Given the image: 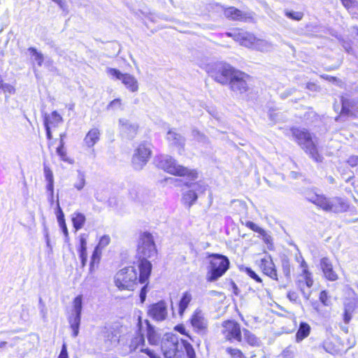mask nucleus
<instances>
[{
    "mask_svg": "<svg viewBox=\"0 0 358 358\" xmlns=\"http://www.w3.org/2000/svg\"><path fill=\"white\" fill-rule=\"evenodd\" d=\"M137 252L141 259L138 266L140 272L138 280L143 284L148 280L152 271V264L148 259L157 255L156 245L151 234L144 232L140 236Z\"/></svg>",
    "mask_w": 358,
    "mask_h": 358,
    "instance_id": "1",
    "label": "nucleus"
},
{
    "mask_svg": "<svg viewBox=\"0 0 358 358\" xmlns=\"http://www.w3.org/2000/svg\"><path fill=\"white\" fill-rule=\"evenodd\" d=\"M293 139L310 157L316 162H321L316 145L310 133L305 128L292 127L290 129Z\"/></svg>",
    "mask_w": 358,
    "mask_h": 358,
    "instance_id": "2",
    "label": "nucleus"
},
{
    "mask_svg": "<svg viewBox=\"0 0 358 358\" xmlns=\"http://www.w3.org/2000/svg\"><path fill=\"white\" fill-rule=\"evenodd\" d=\"M158 166L166 172L174 176H187L191 180H195L198 178L196 170L189 169L178 164L175 159L169 155L161 156L159 159Z\"/></svg>",
    "mask_w": 358,
    "mask_h": 358,
    "instance_id": "3",
    "label": "nucleus"
},
{
    "mask_svg": "<svg viewBox=\"0 0 358 358\" xmlns=\"http://www.w3.org/2000/svg\"><path fill=\"white\" fill-rule=\"evenodd\" d=\"M209 265L207 267L206 280L208 282H215L222 277L229 267V260L224 255L210 254Z\"/></svg>",
    "mask_w": 358,
    "mask_h": 358,
    "instance_id": "4",
    "label": "nucleus"
},
{
    "mask_svg": "<svg viewBox=\"0 0 358 358\" xmlns=\"http://www.w3.org/2000/svg\"><path fill=\"white\" fill-rule=\"evenodd\" d=\"M206 71L216 82L227 85L237 71L230 64L224 62L209 64L206 66Z\"/></svg>",
    "mask_w": 358,
    "mask_h": 358,
    "instance_id": "5",
    "label": "nucleus"
},
{
    "mask_svg": "<svg viewBox=\"0 0 358 358\" xmlns=\"http://www.w3.org/2000/svg\"><path fill=\"white\" fill-rule=\"evenodd\" d=\"M138 280V274L134 266L124 268L115 276V284L121 291L133 290Z\"/></svg>",
    "mask_w": 358,
    "mask_h": 358,
    "instance_id": "6",
    "label": "nucleus"
},
{
    "mask_svg": "<svg viewBox=\"0 0 358 358\" xmlns=\"http://www.w3.org/2000/svg\"><path fill=\"white\" fill-rule=\"evenodd\" d=\"M183 340L176 335L167 336L162 344V350L165 358L181 357L182 355Z\"/></svg>",
    "mask_w": 358,
    "mask_h": 358,
    "instance_id": "7",
    "label": "nucleus"
},
{
    "mask_svg": "<svg viewBox=\"0 0 358 358\" xmlns=\"http://www.w3.org/2000/svg\"><path fill=\"white\" fill-rule=\"evenodd\" d=\"M107 73L113 78L121 80L122 83L131 92H136L138 90L137 79L129 73H122L120 71L113 68H108Z\"/></svg>",
    "mask_w": 358,
    "mask_h": 358,
    "instance_id": "8",
    "label": "nucleus"
},
{
    "mask_svg": "<svg viewBox=\"0 0 358 358\" xmlns=\"http://www.w3.org/2000/svg\"><path fill=\"white\" fill-rule=\"evenodd\" d=\"M151 155L150 145L143 143L139 145L132 157V165L136 170H141L147 164Z\"/></svg>",
    "mask_w": 358,
    "mask_h": 358,
    "instance_id": "9",
    "label": "nucleus"
},
{
    "mask_svg": "<svg viewBox=\"0 0 358 358\" xmlns=\"http://www.w3.org/2000/svg\"><path fill=\"white\" fill-rule=\"evenodd\" d=\"M222 334L226 340L242 341L240 324L234 320H225L222 324Z\"/></svg>",
    "mask_w": 358,
    "mask_h": 358,
    "instance_id": "10",
    "label": "nucleus"
},
{
    "mask_svg": "<svg viewBox=\"0 0 358 358\" xmlns=\"http://www.w3.org/2000/svg\"><path fill=\"white\" fill-rule=\"evenodd\" d=\"M191 324L196 333L205 336L208 331V321L199 308L194 310L190 318Z\"/></svg>",
    "mask_w": 358,
    "mask_h": 358,
    "instance_id": "11",
    "label": "nucleus"
},
{
    "mask_svg": "<svg viewBox=\"0 0 358 358\" xmlns=\"http://www.w3.org/2000/svg\"><path fill=\"white\" fill-rule=\"evenodd\" d=\"M248 80L249 76L237 70L228 84L232 91L242 94L248 90Z\"/></svg>",
    "mask_w": 358,
    "mask_h": 358,
    "instance_id": "12",
    "label": "nucleus"
},
{
    "mask_svg": "<svg viewBox=\"0 0 358 358\" xmlns=\"http://www.w3.org/2000/svg\"><path fill=\"white\" fill-rule=\"evenodd\" d=\"M148 315L156 322H162L168 316L167 304L162 300L153 303L148 307Z\"/></svg>",
    "mask_w": 358,
    "mask_h": 358,
    "instance_id": "13",
    "label": "nucleus"
},
{
    "mask_svg": "<svg viewBox=\"0 0 358 358\" xmlns=\"http://www.w3.org/2000/svg\"><path fill=\"white\" fill-rule=\"evenodd\" d=\"M206 189L207 185L203 182H199L194 184L192 189H189L183 194L182 199V203L188 208H190L198 199V194L196 191H198L199 193L203 194Z\"/></svg>",
    "mask_w": 358,
    "mask_h": 358,
    "instance_id": "14",
    "label": "nucleus"
},
{
    "mask_svg": "<svg viewBox=\"0 0 358 358\" xmlns=\"http://www.w3.org/2000/svg\"><path fill=\"white\" fill-rule=\"evenodd\" d=\"M227 34L232 37L234 41L238 42L240 45L253 49L256 41V37L254 34L241 31H236L232 33H227Z\"/></svg>",
    "mask_w": 358,
    "mask_h": 358,
    "instance_id": "15",
    "label": "nucleus"
},
{
    "mask_svg": "<svg viewBox=\"0 0 358 358\" xmlns=\"http://www.w3.org/2000/svg\"><path fill=\"white\" fill-rule=\"evenodd\" d=\"M119 125L120 133L124 137L127 138H134L138 128L136 123H132L124 118H120L119 120Z\"/></svg>",
    "mask_w": 358,
    "mask_h": 358,
    "instance_id": "16",
    "label": "nucleus"
},
{
    "mask_svg": "<svg viewBox=\"0 0 358 358\" xmlns=\"http://www.w3.org/2000/svg\"><path fill=\"white\" fill-rule=\"evenodd\" d=\"M224 16L232 20L248 21L252 18L250 13L243 12L235 7H229L224 10Z\"/></svg>",
    "mask_w": 358,
    "mask_h": 358,
    "instance_id": "17",
    "label": "nucleus"
},
{
    "mask_svg": "<svg viewBox=\"0 0 358 358\" xmlns=\"http://www.w3.org/2000/svg\"><path fill=\"white\" fill-rule=\"evenodd\" d=\"M306 199L310 202L322 208L323 210L329 212L330 199L325 197L324 195H320L312 192L307 193Z\"/></svg>",
    "mask_w": 358,
    "mask_h": 358,
    "instance_id": "18",
    "label": "nucleus"
},
{
    "mask_svg": "<svg viewBox=\"0 0 358 358\" xmlns=\"http://www.w3.org/2000/svg\"><path fill=\"white\" fill-rule=\"evenodd\" d=\"M320 267L323 271L324 277L331 281H335L338 279V275L333 269V265L330 259L327 257H323L320 260Z\"/></svg>",
    "mask_w": 358,
    "mask_h": 358,
    "instance_id": "19",
    "label": "nucleus"
},
{
    "mask_svg": "<svg viewBox=\"0 0 358 358\" xmlns=\"http://www.w3.org/2000/svg\"><path fill=\"white\" fill-rule=\"evenodd\" d=\"M349 208L348 203L341 197L330 199L329 212L341 213L346 212Z\"/></svg>",
    "mask_w": 358,
    "mask_h": 358,
    "instance_id": "20",
    "label": "nucleus"
},
{
    "mask_svg": "<svg viewBox=\"0 0 358 358\" xmlns=\"http://www.w3.org/2000/svg\"><path fill=\"white\" fill-rule=\"evenodd\" d=\"M100 131L97 128L90 129L86 134L84 142L89 147H93L100 139Z\"/></svg>",
    "mask_w": 358,
    "mask_h": 358,
    "instance_id": "21",
    "label": "nucleus"
},
{
    "mask_svg": "<svg viewBox=\"0 0 358 358\" xmlns=\"http://www.w3.org/2000/svg\"><path fill=\"white\" fill-rule=\"evenodd\" d=\"M167 140L173 145L183 148L185 139L180 134L173 130H169L166 134Z\"/></svg>",
    "mask_w": 358,
    "mask_h": 358,
    "instance_id": "22",
    "label": "nucleus"
},
{
    "mask_svg": "<svg viewBox=\"0 0 358 358\" xmlns=\"http://www.w3.org/2000/svg\"><path fill=\"white\" fill-rule=\"evenodd\" d=\"M264 273L274 280H278L277 271L272 260L262 259L261 264Z\"/></svg>",
    "mask_w": 358,
    "mask_h": 358,
    "instance_id": "23",
    "label": "nucleus"
},
{
    "mask_svg": "<svg viewBox=\"0 0 358 358\" xmlns=\"http://www.w3.org/2000/svg\"><path fill=\"white\" fill-rule=\"evenodd\" d=\"M310 332V327L306 322H301L299 324V329L296 334V341L300 343L304 338L308 337Z\"/></svg>",
    "mask_w": 358,
    "mask_h": 358,
    "instance_id": "24",
    "label": "nucleus"
},
{
    "mask_svg": "<svg viewBox=\"0 0 358 358\" xmlns=\"http://www.w3.org/2000/svg\"><path fill=\"white\" fill-rule=\"evenodd\" d=\"M253 49L260 52H269L273 49V44L266 40L256 38Z\"/></svg>",
    "mask_w": 358,
    "mask_h": 358,
    "instance_id": "25",
    "label": "nucleus"
},
{
    "mask_svg": "<svg viewBox=\"0 0 358 358\" xmlns=\"http://www.w3.org/2000/svg\"><path fill=\"white\" fill-rule=\"evenodd\" d=\"M48 122V126L50 127H57L59 124L63 122L62 117L57 112L53 111L51 114L48 115L47 113L44 115V123L45 121Z\"/></svg>",
    "mask_w": 358,
    "mask_h": 358,
    "instance_id": "26",
    "label": "nucleus"
},
{
    "mask_svg": "<svg viewBox=\"0 0 358 358\" xmlns=\"http://www.w3.org/2000/svg\"><path fill=\"white\" fill-rule=\"evenodd\" d=\"M68 320L70 324V327L73 331L72 336L73 337L78 336L79 334V327L81 321V315L71 314L69 317Z\"/></svg>",
    "mask_w": 358,
    "mask_h": 358,
    "instance_id": "27",
    "label": "nucleus"
},
{
    "mask_svg": "<svg viewBox=\"0 0 358 358\" xmlns=\"http://www.w3.org/2000/svg\"><path fill=\"white\" fill-rule=\"evenodd\" d=\"M192 299V296L190 292H185L183 293L180 301H179V309L178 313L180 315H182L188 307L189 303Z\"/></svg>",
    "mask_w": 358,
    "mask_h": 358,
    "instance_id": "28",
    "label": "nucleus"
},
{
    "mask_svg": "<svg viewBox=\"0 0 358 358\" xmlns=\"http://www.w3.org/2000/svg\"><path fill=\"white\" fill-rule=\"evenodd\" d=\"M243 338L245 342L251 346H259L260 341L259 339L252 332L246 329H243Z\"/></svg>",
    "mask_w": 358,
    "mask_h": 358,
    "instance_id": "29",
    "label": "nucleus"
},
{
    "mask_svg": "<svg viewBox=\"0 0 358 358\" xmlns=\"http://www.w3.org/2000/svg\"><path fill=\"white\" fill-rule=\"evenodd\" d=\"M71 220L73 227L76 230H79L83 227L86 218L84 214L79 212H76L72 215Z\"/></svg>",
    "mask_w": 358,
    "mask_h": 358,
    "instance_id": "30",
    "label": "nucleus"
},
{
    "mask_svg": "<svg viewBox=\"0 0 358 358\" xmlns=\"http://www.w3.org/2000/svg\"><path fill=\"white\" fill-rule=\"evenodd\" d=\"M145 345L144 336L142 334H137L134 336L129 344V349L131 352L136 351L137 349L140 350Z\"/></svg>",
    "mask_w": 358,
    "mask_h": 358,
    "instance_id": "31",
    "label": "nucleus"
},
{
    "mask_svg": "<svg viewBox=\"0 0 358 358\" xmlns=\"http://www.w3.org/2000/svg\"><path fill=\"white\" fill-rule=\"evenodd\" d=\"M145 322L147 325V338L148 342L150 345H157L158 343L159 339L155 333L154 327L150 324L148 320H145Z\"/></svg>",
    "mask_w": 358,
    "mask_h": 358,
    "instance_id": "32",
    "label": "nucleus"
},
{
    "mask_svg": "<svg viewBox=\"0 0 358 358\" xmlns=\"http://www.w3.org/2000/svg\"><path fill=\"white\" fill-rule=\"evenodd\" d=\"M355 309V302L350 301L344 305L343 320L348 324L352 318V315Z\"/></svg>",
    "mask_w": 358,
    "mask_h": 358,
    "instance_id": "33",
    "label": "nucleus"
},
{
    "mask_svg": "<svg viewBox=\"0 0 358 358\" xmlns=\"http://www.w3.org/2000/svg\"><path fill=\"white\" fill-rule=\"evenodd\" d=\"M87 238H88V234H81L79 236V246L78 248L79 257L87 255Z\"/></svg>",
    "mask_w": 358,
    "mask_h": 358,
    "instance_id": "34",
    "label": "nucleus"
},
{
    "mask_svg": "<svg viewBox=\"0 0 358 358\" xmlns=\"http://www.w3.org/2000/svg\"><path fill=\"white\" fill-rule=\"evenodd\" d=\"M101 255V250L95 247L92 255L91 257V261L90 264V273H92L94 271L95 265L99 263Z\"/></svg>",
    "mask_w": 358,
    "mask_h": 358,
    "instance_id": "35",
    "label": "nucleus"
},
{
    "mask_svg": "<svg viewBox=\"0 0 358 358\" xmlns=\"http://www.w3.org/2000/svg\"><path fill=\"white\" fill-rule=\"evenodd\" d=\"M28 51L30 52L31 58L36 62L38 66H41L44 61L43 55L41 52H38L35 48H29Z\"/></svg>",
    "mask_w": 358,
    "mask_h": 358,
    "instance_id": "36",
    "label": "nucleus"
},
{
    "mask_svg": "<svg viewBox=\"0 0 358 358\" xmlns=\"http://www.w3.org/2000/svg\"><path fill=\"white\" fill-rule=\"evenodd\" d=\"M83 310V296H77L73 301V313L71 314L81 315Z\"/></svg>",
    "mask_w": 358,
    "mask_h": 358,
    "instance_id": "37",
    "label": "nucleus"
},
{
    "mask_svg": "<svg viewBox=\"0 0 358 358\" xmlns=\"http://www.w3.org/2000/svg\"><path fill=\"white\" fill-rule=\"evenodd\" d=\"M245 226L248 228H249L250 229L252 230L253 231L258 233L259 234H260L261 236H262L264 238H265L267 240L268 236H267L266 231L264 229L259 227L257 224H256L253 222H251V221L246 222Z\"/></svg>",
    "mask_w": 358,
    "mask_h": 358,
    "instance_id": "38",
    "label": "nucleus"
},
{
    "mask_svg": "<svg viewBox=\"0 0 358 358\" xmlns=\"http://www.w3.org/2000/svg\"><path fill=\"white\" fill-rule=\"evenodd\" d=\"M85 185V176L83 172L78 171L77 181L74 184L75 188L81 190Z\"/></svg>",
    "mask_w": 358,
    "mask_h": 358,
    "instance_id": "39",
    "label": "nucleus"
},
{
    "mask_svg": "<svg viewBox=\"0 0 358 358\" xmlns=\"http://www.w3.org/2000/svg\"><path fill=\"white\" fill-rule=\"evenodd\" d=\"M296 353L295 347L289 345L282 350L281 356L283 358H294Z\"/></svg>",
    "mask_w": 358,
    "mask_h": 358,
    "instance_id": "40",
    "label": "nucleus"
},
{
    "mask_svg": "<svg viewBox=\"0 0 358 358\" xmlns=\"http://www.w3.org/2000/svg\"><path fill=\"white\" fill-rule=\"evenodd\" d=\"M192 135L195 140L198 142L203 143H208V138L202 133H201L199 130L194 129L192 131Z\"/></svg>",
    "mask_w": 358,
    "mask_h": 358,
    "instance_id": "41",
    "label": "nucleus"
},
{
    "mask_svg": "<svg viewBox=\"0 0 358 358\" xmlns=\"http://www.w3.org/2000/svg\"><path fill=\"white\" fill-rule=\"evenodd\" d=\"M183 344L184 346H182V351H185L188 358H195L196 355L192 345L185 340H183Z\"/></svg>",
    "mask_w": 358,
    "mask_h": 358,
    "instance_id": "42",
    "label": "nucleus"
},
{
    "mask_svg": "<svg viewBox=\"0 0 358 358\" xmlns=\"http://www.w3.org/2000/svg\"><path fill=\"white\" fill-rule=\"evenodd\" d=\"M104 341L106 343H109L110 344L117 343H118V338L117 336L113 334L112 331L106 330L104 332Z\"/></svg>",
    "mask_w": 358,
    "mask_h": 358,
    "instance_id": "43",
    "label": "nucleus"
},
{
    "mask_svg": "<svg viewBox=\"0 0 358 358\" xmlns=\"http://www.w3.org/2000/svg\"><path fill=\"white\" fill-rule=\"evenodd\" d=\"M301 277L305 282L306 286L310 289L313 285L311 273L308 270H305L304 273H302Z\"/></svg>",
    "mask_w": 358,
    "mask_h": 358,
    "instance_id": "44",
    "label": "nucleus"
},
{
    "mask_svg": "<svg viewBox=\"0 0 358 358\" xmlns=\"http://www.w3.org/2000/svg\"><path fill=\"white\" fill-rule=\"evenodd\" d=\"M297 287L300 289L303 297L308 300L311 294V292L310 290H306L305 287L306 284L303 280L301 278L298 280L297 282Z\"/></svg>",
    "mask_w": 358,
    "mask_h": 358,
    "instance_id": "45",
    "label": "nucleus"
},
{
    "mask_svg": "<svg viewBox=\"0 0 358 358\" xmlns=\"http://www.w3.org/2000/svg\"><path fill=\"white\" fill-rule=\"evenodd\" d=\"M226 351L229 355H230L231 358H245L244 355L239 349L227 348Z\"/></svg>",
    "mask_w": 358,
    "mask_h": 358,
    "instance_id": "46",
    "label": "nucleus"
},
{
    "mask_svg": "<svg viewBox=\"0 0 358 358\" xmlns=\"http://www.w3.org/2000/svg\"><path fill=\"white\" fill-rule=\"evenodd\" d=\"M110 238L109 236L104 235L101 237L99 242L98 245L96 246V248H97L100 250H102L103 248L106 247L110 243Z\"/></svg>",
    "mask_w": 358,
    "mask_h": 358,
    "instance_id": "47",
    "label": "nucleus"
},
{
    "mask_svg": "<svg viewBox=\"0 0 358 358\" xmlns=\"http://www.w3.org/2000/svg\"><path fill=\"white\" fill-rule=\"evenodd\" d=\"M286 15L295 20H301L303 16L301 12L289 11L286 13Z\"/></svg>",
    "mask_w": 358,
    "mask_h": 358,
    "instance_id": "48",
    "label": "nucleus"
},
{
    "mask_svg": "<svg viewBox=\"0 0 358 358\" xmlns=\"http://www.w3.org/2000/svg\"><path fill=\"white\" fill-rule=\"evenodd\" d=\"M44 175H45V180L48 182H54L52 172L50 170V169L45 164L44 165Z\"/></svg>",
    "mask_w": 358,
    "mask_h": 358,
    "instance_id": "49",
    "label": "nucleus"
},
{
    "mask_svg": "<svg viewBox=\"0 0 358 358\" xmlns=\"http://www.w3.org/2000/svg\"><path fill=\"white\" fill-rule=\"evenodd\" d=\"M323 348L327 352L330 353L331 355H334L337 352V350L334 348V346L330 342H324L323 343Z\"/></svg>",
    "mask_w": 358,
    "mask_h": 358,
    "instance_id": "50",
    "label": "nucleus"
},
{
    "mask_svg": "<svg viewBox=\"0 0 358 358\" xmlns=\"http://www.w3.org/2000/svg\"><path fill=\"white\" fill-rule=\"evenodd\" d=\"M57 154L59 156L60 159L62 161L68 162V157L66 156V152L64 148L58 147L57 148Z\"/></svg>",
    "mask_w": 358,
    "mask_h": 358,
    "instance_id": "51",
    "label": "nucleus"
},
{
    "mask_svg": "<svg viewBox=\"0 0 358 358\" xmlns=\"http://www.w3.org/2000/svg\"><path fill=\"white\" fill-rule=\"evenodd\" d=\"M57 221H58V223L59 225H62V224H65L64 215L59 205H58V210L57 212Z\"/></svg>",
    "mask_w": 358,
    "mask_h": 358,
    "instance_id": "52",
    "label": "nucleus"
},
{
    "mask_svg": "<svg viewBox=\"0 0 358 358\" xmlns=\"http://www.w3.org/2000/svg\"><path fill=\"white\" fill-rule=\"evenodd\" d=\"M320 301L324 305L328 306L329 303V297L326 291H322L320 294Z\"/></svg>",
    "mask_w": 358,
    "mask_h": 358,
    "instance_id": "53",
    "label": "nucleus"
},
{
    "mask_svg": "<svg viewBox=\"0 0 358 358\" xmlns=\"http://www.w3.org/2000/svg\"><path fill=\"white\" fill-rule=\"evenodd\" d=\"M282 271L287 278L289 277V275H290V264H289V262L284 261L282 262Z\"/></svg>",
    "mask_w": 358,
    "mask_h": 358,
    "instance_id": "54",
    "label": "nucleus"
},
{
    "mask_svg": "<svg viewBox=\"0 0 358 358\" xmlns=\"http://www.w3.org/2000/svg\"><path fill=\"white\" fill-rule=\"evenodd\" d=\"M2 92L5 93L8 92L9 94H13L15 92V89L12 85L7 83H4L3 87L1 89V93Z\"/></svg>",
    "mask_w": 358,
    "mask_h": 358,
    "instance_id": "55",
    "label": "nucleus"
},
{
    "mask_svg": "<svg viewBox=\"0 0 358 358\" xmlns=\"http://www.w3.org/2000/svg\"><path fill=\"white\" fill-rule=\"evenodd\" d=\"M246 272L250 277H251L252 278L255 280L257 282H262L261 278L251 268H247Z\"/></svg>",
    "mask_w": 358,
    "mask_h": 358,
    "instance_id": "56",
    "label": "nucleus"
},
{
    "mask_svg": "<svg viewBox=\"0 0 358 358\" xmlns=\"http://www.w3.org/2000/svg\"><path fill=\"white\" fill-rule=\"evenodd\" d=\"M348 164L351 166H356L358 164V156L357 155H352L350 156L348 161Z\"/></svg>",
    "mask_w": 358,
    "mask_h": 358,
    "instance_id": "57",
    "label": "nucleus"
},
{
    "mask_svg": "<svg viewBox=\"0 0 358 358\" xmlns=\"http://www.w3.org/2000/svg\"><path fill=\"white\" fill-rule=\"evenodd\" d=\"M121 99H115L110 102V103L108 106V108H120L121 106Z\"/></svg>",
    "mask_w": 358,
    "mask_h": 358,
    "instance_id": "58",
    "label": "nucleus"
},
{
    "mask_svg": "<svg viewBox=\"0 0 358 358\" xmlns=\"http://www.w3.org/2000/svg\"><path fill=\"white\" fill-rule=\"evenodd\" d=\"M147 294V285H144L140 292V299L141 302L143 303L145 301Z\"/></svg>",
    "mask_w": 358,
    "mask_h": 358,
    "instance_id": "59",
    "label": "nucleus"
},
{
    "mask_svg": "<svg viewBox=\"0 0 358 358\" xmlns=\"http://www.w3.org/2000/svg\"><path fill=\"white\" fill-rule=\"evenodd\" d=\"M287 298L291 301H294L296 302L298 299V294H296V292H294V291H289L287 293Z\"/></svg>",
    "mask_w": 358,
    "mask_h": 358,
    "instance_id": "60",
    "label": "nucleus"
},
{
    "mask_svg": "<svg viewBox=\"0 0 358 358\" xmlns=\"http://www.w3.org/2000/svg\"><path fill=\"white\" fill-rule=\"evenodd\" d=\"M141 352L145 353L148 355L150 358H159V357H157L152 351H151L148 348H141Z\"/></svg>",
    "mask_w": 358,
    "mask_h": 358,
    "instance_id": "61",
    "label": "nucleus"
},
{
    "mask_svg": "<svg viewBox=\"0 0 358 358\" xmlns=\"http://www.w3.org/2000/svg\"><path fill=\"white\" fill-rule=\"evenodd\" d=\"M59 358H68L67 350H66V345L64 344L62 346V349L59 355Z\"/></svg>",
    "mask_w": 358,
    "mask_h": 358,
    "instance_id": "62",
    "label": "nucleus"
},
{
    "mask_svg": "<svg viewBox=\"0 0 358 358\" xmlns=\"http://www.w3.org/2000/svg\"><path fill=\"white\" fill-rule=\"evenodd\" d=\"M44 126H45V131H46L47 138L48 139H51L52 134H51V131H50V127L48 126V122H47V120L45 121Z\"/></svg>",
    "mask_w": 358,
    "mask_h": 358,
    "instance_id": "63",
    "label": "nucleus"
},
{
    "mask_svg": "<svg viewBox=\"0 0 358 358\" xmlns=\"http://www.w3.org/2000/svg\"><path fill=\"white\" fill-rule=\"evenodd\" d=\"M292 92H293L292 89L288 90L286 92L282 93L280 96L282 99H285V98L288 97L289 95H291L292 94Z\"/></svg>",
    "mask_w": 358,
    "mask_h": 358,
    "instance_id": "64",
    "label": "nucleus"
}]
</instances>
